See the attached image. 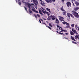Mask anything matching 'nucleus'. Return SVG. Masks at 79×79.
<instances>
[{
  "label": "nucleus",
  "mask_w": 79,
  "mask_h": 79,
  "mask_svg": "<svg viewBox=\"0 0 79 79\" xmlns=\"http://www.w3.org/2000/svg\"><path fill=\"white\" fill-rule=\"evenodd\" d=\"M63 15H64V16L66 14V11L65 10V11H64V12H63Z\"/></svg>",
  "instance_id": "obj_18"
},
{
  "label": "nucleus",
  "mask_w": 79,
  "mask_h": 79,
  "mask_svg": "<svg viewBox=\"0 0 79 79\" xmlns=\"http://www.w3.org/2000/svg\"><path fill=\"white\" fill-rule=\"evenodd\" d=\"M46 10H47L49 11V13H51V12L50 11V9H49L48 8H46Z\"/></svg>",
  "instance_id": "obj_13"
},
{
  "label": "nucleus",
  "mask_w": 79,
  "mask_h": 79,
  "mask_svg": "<svg viewBox=\"0 0 79 79\" xmlns=\"http://www.w3.org/2000/svg\"><path fill=\"white\" fill-rule=\"evenodd\" d=\"M72 42L73 43V44H77V43L73 41H72Z\"/></svg>",
  "instance_id": "obj_26"
},
{
  "label": "nucleus",
  "mask_w": 79,
  "mask_h": 79,
  "mask_svg": "<svg viewBox=\"0 0 79 79\" xmlns=\"http://www.w3.org/2000/svg\"><path fill=\"white\" fill-rule=\"evenodd\" d=\"M59 19L60 20V22H62V21H64V18L63 17L60 16H59Z\"/></svg>",
  "instance_id": "obj_3"
},
{
  "label": "nucleus",
  "mask_w": 79,
  "mask_h": 79,
  "mask_svg": "<svg viewBox=\"0 0 79 79\" xmlns=\"http://www.w3.org/2000/svg\"><path fill=\"white\" fill-rule=\"evenodd\" d=\"M57 33H58V34H59L60 33V32H59L58 31H56Z\"/></svg>",
  "instance_id": "obj_52"
},
{
  "label": "nucleus",
  "mask_w": 79,
  "mask_h": 79,
  "mask_svg": "<svg viewBox=\"0 0 79 79\" xmlns=\"http://www.w3.org/2000/svg\"><path fill=\"white\" fill-rule=\"evenodd\" d=\"M70 34H71L72 35H74L75 33H74L73 31H70Z\"/></svg>",
  "instance_id": "obj_11"
},
{
  "label": "nucleus",
  "mask_w": 79,
  "mask_h": 79,
  "mask_svg": "<svg viewBox=\"0 0 79 79\" xmlns=\"http://www.w3.org/2000/svg\"><path fill=\"white\" fill-rule=\"evenodd\" d=\"M51 1H52V2H55L56 1L55 0H52Z\"/></svg>",
  "instance_id": "obj_38"
},
{
  "label": "nucleus",
  "mask_w": 79,
  "mask_h": 79,
  "mask_svg": "<svg viewBox=\"0 0 79 79\" xmlns=\"http://www.w3.org/2000/svg\"><path fill=\"white\" fill-rule=\"evenodd\" d=\"M35 13H39V12H38V11H36V10H35Z\"/></svg>",
  "instance_id": "obj_43"
},
{
  "label": "nucleus",
  "mask_w": 79,
  "mask_h": 79,
  "mask_svg": "<svg viewBox=\"0 0 79 79\" xmlns=\"http://www.w3.org/2000/svg\"><path fill=\"white\" fill-rule=\"evenodd\" d=\"M61 31H64V32H67V31L65 30H61Z\"/></svg>",
  "instance_id": "obj_27"
},
{
  "label": "nucleus",
  "mask_w": 79,
  "mask_h": 79,
  "mask_svg": "<svg viewBox=\"0 0 79 79\" xmlns=\"http://www.w3.org/2000/svg\"><path fill=\"white\" fill-rule=\"evenodd\" d=\"M46 27H48V28H49V29H52V28L50 27H49V26H47V25H46Z\"/></svg>",
  "instance_id": "obj_24"
},
{
  "label": "nucleus",
  "mask_w": 79,
  "mask_h": 79,
  "mask_svg": "<svg viewBox=\"0 0 79 79\" xmlns=\"http://www.w3.org/2000/svg\"><path fill=\"white\" fill-rule=\"evenodd\" d=\"M40 0V2H42V0Z\"/></svg>",
  "instance_id": "obj_59"
},
{
  "label": "nucleus",
  "mask_w": 79,
  "mask_h": 79,
  "mask_svg": "<svg viewBox=\"0 0 79 79\" xmlns=\"http://www.w3.org/2000/svg\"><path fill=\"white\" fill-rule=\"evenodd\" d=\"M50 18V17L48 16V19H47L48 20H49V21H50V20H51V18Z\"/></svg>",
  "instance_id": "obj_22"
},
{
  "label": "nucleus",
  "mask_w": 79,
  "mask_h": 79,
  "mask_svg": "<svg viewBox=\"0 0 79 79\" xmlns=\"http://www.w3.org/2000/svg\"><path fill=\"white\" fill-rule=\"evenodd\" d=\"M61 10L62 11H65V10H64L63 9V6H62L61 8H60Z\"/></svg>",
  "instance_id": "obj_17"
},
{
  "label": "nucleus",
  "mask_w": 79,
  "mask_h": 79,
  "mask_svg": "<svg viewBox=\"0 0 79 79\" xmlns=\"http://www.w3.org/2000/svg\"><path fill=\"white\" fill-rule=\"evenodd\" d=\"M67 15L69 18H70V16H71V17L72 18H74V16H73V15L69 13H67Z\"/></svg>",
  "instance_id": "obj_4"
},
{
  "label": "nucleus",
  "mask_w": 79,
  "mask_h": 79,
  "mask_svg": "<svg viewBox=\"0 0 79 79\" xmlns=\"http://www.w3.org/2000/svg\"><path fill=\"white\" fill-rule=\"evenodd\" d=\"M59 27L60 28V29H62V27Z\"/></svg>",
  "instance_id": "obj_51"
},
{
  "label": "nucleus",
  "mask_w": 79,
  "mask_h": 79,
  "mask_svg": "<svg viewBox=\"0 0 79 79\" xmlns=\"http://www.w3.org/2000/svg\"><path fill=\"white\" fill-rule=\"evenodd\" d=\"M58 28H57V29H56L57 30H58Z\"/></svg>",
  "instance_id": "obj_62"
},
{
  "label": "nucleus",
  "mask_w": 79,
  "mask_h": 79,
  "mask_svg": "<svg viewBox=\"0 0 79 79\" xmlns=\"http://www.w3.org/2000/svg\"><path fill=\"white\" fill-rule=\"evenodd\" d=\"M52 0H48V1H47V3H52Z\"/></svg>",
  "instance_id": "obj_19"
},
{
  "label": "nucleus",
  "mask_w": 79,
  "mask_h": 79,
  "mask_svg": "<svg viewBox=\"0 0 79 79\" xmlns=\"http://www.w3.org/2000/svg\"><path fill=\"white\" fill-rule=\"evenodd\" d=\"M28 11L31 14H33V13H32V11L30 9H29Z\"/></svg>",
  "instance_id": "obj_20"
},
{
  "label": "nucleus",
  "mask_w": 79,
  "mask_h": 79,
  "mask_svg": "<svg viewBox=\"0 0 79 79\" xmlns=\"http://www.w3.org/2000/svg\"><path fill=\"white\" fill-rule=\"evenodd\" d=\"M41 8L42 9V10H45V11H46V10H45V9H44V8H43V7H41Z\"/></svg>",
  "instance_id": "obj_37"
},
{
  "label": "nucleus",
  "mask_w": 79,
  "mask_h": 79,
  "mask_svg": "<svg viewBox=\"0 0 79 79\" xmlns=\"http://www.w3.org/2000/svg\"><path fill=\"white\" fill-rule=\"evenodd\" d=\"M75 3L76 4V6H79V3L78 2L76 1L75 2Z\"/></svg>",
  "instance_id": "obj_10"
},
{
  "label": "nucleus",
  "mask_w": 79,
  "mask_h": 79,
  "mask_svg": "<svg viewBox=\"0 0 79 79\" xmlns=\"http://www.w3.org/2000/svg\"><path fill=\"white\" fill-rule=\"evenodd\" d=\"M39 21H40V23H42V22H41V21H40V20H39Z\"/></svg>",
  "instance_id": "obj_49"
},
{
  "label": "nucleus",
  "mask_w": 79,
  "mask_h": 79,
  "mask_svg": "<svg viewBox=\"0 0 79 79\" xmlns=\"http://www.w3.org/2000/svg\"><path fill=\"white\" fill-rule=\"evenodd\" d=\"M50 18L52 19V20H55V15H51Z\"/></svg>",
  "instance_id": "obj_7"
},
{
  "label": "nucleus",
  "mask_w": 79,
  "mask_h": 79,
  "mask_svg": "<svg viewBox=\"0 0 79 79\" xmlns=\"http://www.w3.org/2000/svg\"><path fill=\"white\" fill-rule=\"evenodd\" d=\"M44 19V20H45V21H46V20H47V19Z\"/></svg>",
  "instance_id": "obj_53"
},
{
  "label": "nucleus",
  "mask_w": 79,
  "mask_h": 79,
  "mask_svg": "<svg viewBox=\"0 0 79 79\" xmlns=\"http://www.w3.org/2000/svg\"><path fill=\"white\" fill-rule=\"evenodd\" d=\"M40 19L41 21H42V22H44L43 20L42 19Z\"/></svg>",
  "instance_id": "obj_46"
},
{
  "label": "nucleus",
  "mask_w": 79,
  "mask_h": 79,
  "mask_svg": "<svg viewBox=\"0 0 79 79\" xmlns=\"http://www.w3.org/2000/svg\"><path fill=\"white\" fill-rule=\"evenodd\" d=\"M79 35H76L75 37V39H76V40H77V39H79Z\"/></svg>",
  "instance_id": "obj_8"
},
{
  "label": "nucleus",
  "mask_w": 79,
  "mask_h": 79,
  "mask_svg": "<svg viewBox=\"0 0 79 79\" xmlns=\"http://www.w3.org/2000/svg\"><path fill=\"white\" fill-rule=\"evenodd\" d=\"M59 34H60L61 35H63V33H61L60 32H59Z\"/></svg>",
  "instance_id": "obj_36"
},
{
  "label": "nucleus",
  "mask_w": 79,
  "mask_h": 79,
  "mask_svg": "<svg viewBox=\"0 0 79 79\" xmlns=\"http://www.w3.org/2000/svg\"><path fill=\"white\" fill-rule=\"evenodd\" d=\"M25 3L26 5H27L28 8H29L30 9H31V7H32V5H34V4H29V3L26 2H25Z\"/></svg>",
  "instance_id": "obj_2"
},
{
  "label": "nucleus",
  "mask_w": 79,
  "mask_h": 79,
  "mask_svg": "<svg viewBox=\"0 0 79 79\" xmlns=\"http://www.w3.org/2000/svg\"><path fill=\"white\" fill-rule=\"evenodd\" d=\"M56 26H57V27H59V25H58V24H57L56 25Z\"/></svg>",
  "instance_id": "obj_42"
},
{
  "label": "nucleus",
  "mask_w": 79,
  "mask_h": 79,
  "mask_svg": "<svg viewBox=\"0 0 79 79\" xmlns=\"http://www.w3.org/2000/svg\"><path fill=\"white\" fill-rule=\"evenodd\" d=\"M75 33L76 34H78V33H77V31H75Z\"/></svg>",
  "instance_id": "obj_44"
},
{
  "label": "nucleus",
  "mask_w": 79,
  "mask_h": 79,
  "mask_svg": "<svg viewBox=\"0 0 79 79\" xmlns=\"http://www.w3.org/2000/svg\"><path fill=\"white\" fill-rule=\"evenodd\" d=\"M59 30H61V29H60V28H59Z\"/></svg>",
  "instance_id": "obj_60"
},
{
  "label": "nucleus",
  "mask_w": 79,
  "mask_h": 79,
  "mask_svg": "<svg viewBox=\"0 0 79 79\" xmlns=\"http://www.w3.org/2000/svg\"><path fill=\"white\" fill-rule=\"evenodd\" d=\"M76 26L77 27V28H78V27H77V25H76Z\"/></svg>",
  "instance_id": "obj_58"
},
{
  "label": "nucleus",
  "mask_w": 79,
  "mask_h": 79,
  "mask_svg": "<svg viewBox=\"0 0 79 79\" xmlns=\"http://www.w3.org/2000/svg\"><path fill=\"white\" fill-rule=\"evenodd\" d=\"M40 4L42 6H44V5H45V3L44 2L42 1L40 2Z\"/></svg>",
  "instance_id": "obj_12"
},
{
  "label": "nucleus",
  "mask_w": 79,
  "mask_h": 79,
  "mask_svg": "<svg viewBox=\"0 0 79 79\" xmlns=\"http://www.w3.org/2000/svg\"><path fill=\"white\" fill-rule=\"evenodd\" d=\"M73 6H75V5H74V3H73Z\"/></svg>",
  "instance_id": "obj_55"
},
{
  "label": "nucleus",
  "mask_w": 79,
  "mask_h": 79,
  "mask_svg": "<svg viewBox=\"0 0 79 79\" xmlns=\"http://www.w3.org/2000/svg\"><path fill=\"white\" fill-rule=\"evenodd\" d=\"M78 40H79V37H78Z\"/></svg>",
  "instance_id": "obj_63"
},
{
  "label": "nucleus",
  "mask_w": 79,
  "mask_h": 79,
  "mask_svg": "<svg viewBox=\"0 0 79 79\" xmlns=\"http://www.w3.org/2000/svg\"><path fill=\"white\" fill-rule=\"evenodd\" d=\"M31 10H32V11H34V12H35V9H32Z\"/></svg>",
  "instance_id": "obj_28"
},
{
  "label": "nucleus",
  "mask_w": 79,
  "mask_h": 79,
  "mask_svg": "<svg viewBox=\"0 0 79 79\" xmlns=\"http://www.w3.org/2000/svg\"><path fill=\"white\" fill-rule=\"evenodd\" d=\"M56 21H58V19H57L56 18Z\"/></svg>",
  "instance_id": "obj_39"
},
{
  "label": "nucleus",
  "mask_w": 79,
  "mask_h": 79,
  "mask_svg": "<svg viewBox=\"0 0 79 79\" xmlns=\"http://www.w3.org/2000/svg\"><path fill=\"white\" fill-rule=\"evenodd\" d=\"M64 39H65L66 40H68V38H67L66 37H64Z\"/></svg>",
  "instance_id": "obj_41"
},
{
  "label": "nucleus",
  "mask_w": 79,
  "mask_h": 79,
  "mask_svg": "<svg viewBox=\"0 0 79 79\" xmlns=\"http://www.w3.org/2000/svg\"><path fill=\"white\" fill-rule=\"evenodd\" d=\"M66 5L68 7H69V6H71V3H70V2H67V3H66Z\"/></svg>",
  "instance_id": "obj_6"
},
{
  "label": "nucleus",
  "mask_w": 79,
  "mask_h": 79,
  "mask_svg": "<svg viewBox=\"0 0 79 79\" xmlns=\"http://www.w3.org/2000/svg\"><path fill=\"white\" fill-rule=\"evenodd\" d=\"M37 16L38 17H39V18H40V15H39V14H37Z\"/></svg>",
  "instance_id": "obj_33"
},
{
  "label": "nucleus",
  "mask_w": 79,
  "mask_h": 79,
  "mask_svg": "<svg viewBox=\"0 0 79 79\" xmlns=\"http://www.w3.org/2000/svg\"><path fill=\"white\" fill-rule=\"evenodd\" d=\"M78 13H79V12H78Z\"/></svg>",
  "instance_id": "obj_64"
},
{
  "label": "nucleus",
  "mask_w": 79,
  "mask_h": 79,
  "mask_svg": "<svg viewBox=\"0 0 79 79\" xmlns=\"http://www.w3.org/2000/svg\"><path fill=\"white\" fill-rule=\"evenodd\" d=\"M79 9V7L78 6H77L75 7H74L73 8V10H72V14L73 16H74L76 18H79V14H78V13H77V12H76L75 11H77Z\"/></svg>",
  "instance_id": "obj_1"
},
{
  "label": "nucleus",
  "mask_w": 79,
  "mask_h": 79,
  "mask_svg": "<svg viewBox=\"0 0 79 79\" xmlns=\"http://www.w3.org/2000/svg\"><path fill=\"white\" fill-rule=\"evenodd\" d=\"M49 26L51 27H52V24H51V23H49Z\"/></svg>",
  "instance_id": "obj_29"
},
{
  "label": "nucleus",
  "mask_w": 79,
  "mask_h": 79,
  "mask_svg": "<svg viewBox=\"0 0 79 79\" xmlns=\"http://www.w3.org/2000/svg\"><path fill=\"white\" fill-rule=\"evenodd\" d=\"M71 26L72 27H74V24H72Z\"/></svg>",
  "instance_id": "obj_34"
},
{
  "label": "nucleus",
  "mask_w": 79,
  "mask_h": 79,
  "mask_svg": "<svg viewBox=\"0 0 79 79\" xmlns=\"http://www.w3.org/2000/svg\"><path fill=\"white\" fill-rule=\"evenodd\" d=\"M42 12L41 10H39L40 13V14H41V15H42V12Z\"/></svg>",
  "instance_id": "obj_31"
},
{
  "label": "nucleus",
  "mask_w": 79,
  "mask_h": 79,
  "mask_svg": "<svg viewBox=\"0 0 79 79\" xmlns=\"http://www.w3.org/2000/svg\"><path fill=\"white\" fill-rule=\"evenodd\" d=\"M41 10H42V12L43 13H44V14H46L47 13V11H44V10H42V9H41Z\"/></svg>",
  "instance_id": "obj_15"
},
{
  "label": "nucleus",
  "mask_w": 79,
  "mask_h": 79,
  "mask_svg": "<svg viewBox=\"0 0 79 79\" xmlns=\"http://www.w3.org/2000/svg\"><path fill=\"white\" fill-rule=\"evenodd\" d=\"M67 23V22H66L65 21H64L62 22V23H63V24H66Z\"/></svg>",
  "instance_id": "obj_25"
},
{
  "label": "nucleus",
  "mask_w": 79,
  "mask_h": 79,
  "mask_svg": "<svg viewBox=\"0 0 79 79\" xmlns=\"http://www.w3.org/2000/svg\"><path fill=\"white\" fill-rule=\"evenodd\" d=\"M24 8L25 10L26 11H27V8L26 7H24Z\"/></svg>",
  "instance_id": "obj_35"
},
{
  "label": "nucleus",
  "mask_w": 79,
  "mask_h": 79,
  "mask_svg": "<svg viewBox=\"0 0 79 79\" xmlns=\"http://www.w3.org/2000/svg\"><path fill=\"white\" fill-rule=\"evenodd\" d=\"M22 2H23V3H24V2H23V1H22Z\"/></svg>",
  "instance_id": "obj_61"
},
{
  "label": "nucleus",
  "mask_w": 79,
  "mask_h": 79,
  "mask_svg": "<svg viewBox=\"0 0 79 79\" xmlns=\"http://www.w3.org/2000/svg\"><path fill=\"white\" fill-rule=\"evenodd\" d=\"M45 1V2H47V1H48V0H44Z\"/></svg>",
  "instance_id": "obj_54"
},
{
  "label": "nucleus",
  "mask_w": 79,
  "mask_h": 79,
  "mask_svg": "<svg viewBox=\"0 0 79 79\" xmlns=\"http://www.w3.org/2000/svg\"><path fill=\"white\" fill-rule=\"evenodd\" d=\"M65 34H66V35H68V33H66Z\"/></svg>",
  "instance_id": "obj_50"
},
{
  "label": "nucleus",
  "mask_w": 79,
  "mask_h": 79,
  "mask_svg": "<svg viewBox=\"0 0 79 79\" xmlns=\"http://www.w3.org/2000/svg\"><path fill=\"white\" fill-rule=\"evenodd\" d=\"M33 16H35V18H36V19H37L38 18L37 16L35 14H34Z\"/></svg>",
  "instance_id": "obj_21"
},
{
  "label": "nucleus",
  "mask_w": 79,
  "mask_h": 79,
  "mask_svg": "<svg viewBox=\"0 0 79 79\" xmlns=\"http://www.w3.org/2000/svg\"><path fill=\"white\" fill-rule=\"evenodd\" d=\"M56 23V24H60V21L58 20V21H56V22H55Z\"/></svg>",
  "instance_id": "obj_23"
},
{
  "label": "nucleus",
  "mask_w": 79,
  "mask_h": 79,
  "mask_svg": "<svg viewBox=\"0 0 79 79\" xmlns=\"http://www.w3.org/2000/svg\"><path fill=\"white\" fill-rule=\"evenodd\" d=\"M62 1V2H63V3H64V0H61Z\"/></svg>",
  "instance_id": "obj_40"
},
{
  "label": "nucleus",
  "mask_w": 79,
  "mask_h": 79,
  "mask_svg": "<svg viewBox=\"0 0 79 79\" xmlns=\"http://www.w3.org/2000/svg\"><path fill=\"white\" fill-rule=\"evenodd\" d=\"M42 24H45V25H46V24L45 23H42Z\"/></svg>",
  "instance_id": "obj_45"
},
{
  "label": "nucleus",
  "mask_w": 79,
  "mask_h": 79,
  "mask_svg": "<svg viewBox=\"0 0 79 79\" xmlns=\"http://www.w3.org/2000/svg\"><path fill=\"white\" fill-rule=\"evenodd\" d=\"M60 32H63V31H60Z\"/></svg>",
  "instance_id": "obj_57"
},
{
  "label": "nucleus",
  "mask_w": 79,
  "mask_h": 79,
  "mask_svg": "<svg viewBox=\"0 0 79 79\" xmlns=\"http://www.w3.org/2000/svg\"><path fill=\"white\" fill-rule=\"evenodd\" d=\"M62 35H64V34L63 33Z\"/></svg>",
  "instance_id": "obj_56"
},
{
  "label": "nucleus",
  "mask_w": 79,
  "mask_h": 79,
  "mask_svg": "<svg viewBox=\"0 0 79 79\" xmlns=\"http://www.w3.org/2000/svg\"><path fill=\"white\" fill-rule=\"evenodd\" d=\"M71 39H72V40H74V41H76V40H75V39H74V38L73 37L71 36Z\"/></svg>",
  "instance_id": "obj_14"
},
{
  "label": "nucleus",
  "mask_w": 79,
  "mask_h": 79,
  "mask_svg": "<svg viewBox=\"0 0 79 79\" xmlns=\"http://www.w3.org/2000/svg\"><path fill=\"white\" fill-rule=\"evenodd\" d=\"M33 2L35 4V6H37V4H38L39 3L38 2V1H37V0H33Z\"/></svg>",
  "instance_id": "obj_5"
},
{
  "label": "nucleus",
  "mask_w": 79,
  "mask_h": 79,
  "mask_svg": "<svg viewBox=\"0 0 79 79\" xmlns=\"http://www.w3.org/2000/svg\"><path fill=\"white\" fill-rule=\"evenodd\" d=\"M72 31L74 32V33L75 34V32H76V30H74V29L72 28Z\"/></svg>",
  "instance_id": "obj_16"
},
{
  "label": "nucleus",
  "mask_w": 79,
  "mask_h": 79,
  "mask_svg": "<svg viewBox=\"0 0 79 79\" xmlns=\"http://www.w3.org/2000/svg\"><path fill=\"white\" fill-rule=\"evenodd\" d=\"M30 0H26L28 2H30Z\"/></svg>",
  "instance_id": "obj_47"
},
{
  "label": "nucleus",
  "mask_w": 79,
  "mask_h": 79,
  "mask_svg": "<svg viewBox=\"0 0 79 79\" xmlns=\"http://www.w3.org/2000/svg\"><path fill=\"white\" fill-rule=\"evenodd\" d=\"M73 1L74 2V1H75V0H72V3H73Z\"/></svg>",
  "instance_id": "obj_48"
},
{
  "label": "nucleus",
  "mask_w": 79,
  "mask_h": 79,
  "mask_svg": "<svg viewBox=\"0 0 79 79\" xmlns=\"http://www.w3.org/2000/svg\"><path fill=\"white\" fill-rule=\"evenodd\" d=\"M46 14H47L48 16H49L50 15V13H49V12H47Z\"/></svg>",
  "instance_id": "obj_30"
},
{
  "label": "nucleus",
  "mask_w": 79,
  "mask_h": 79,
  "mask_svg": "<svg viewBox=\"0 0 79 79\" xmlns=\"http://www.w3.org/2000/svg\"><path fill=\"white\" fill-rule=\"evenodd\" d=\"M66 25H67V27H69V28H70V27H69V23L67 22L66 23Z\"/></svg>",
  "instance_id": "obj_9"
},
{
  "label": "nucleus",
  "mask_w": 79,
  "mask_h": 79,
  "mask_svg": "<svg viewBox=\"0 0 79 79\" xmlns=\"http://www.w3.org/2000/svg\"><path fill=\"white\" fill-rule=\"evenodd\" d=\"M19 5H21V2H19Z\"/></svg>",
  "instance_id": "obj_32"
}]
</instances>
